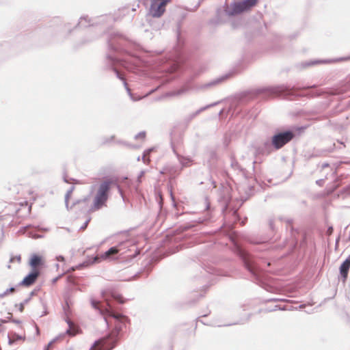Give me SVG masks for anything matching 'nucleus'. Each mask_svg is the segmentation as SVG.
Listing matches in <instances>:
<instances>
[{"instance_id":"1","label":"nucleus","mask_w":350,"mask_h":350,"mask_svg":"<svg viewBox=\"0 0 350 350\" xmlns=\"http://www.w3.org/2000/svg\"><path fill=\"white\" fill-rule=\"evenodd\" d=\"M246 199L239 200L238 198H229L224 202L222 208L224 215V224L222 227L227 230L225 233L229 236L230 240L237 247V255L241 260L244 267L250 273L256 280H259L260 272L271 265V262L265 256H254L247 250L241 248L238 245L236 241L237 232L234 231V226L239 222L243 226L247 219L245 217L241 219L238 213V210L243 205Z\"/></svg>"},{"instance_id":"2","label":"nucleus","mask_w":350,"mask_h":350,"mask_svg":"<svg viewBox=\"0 0 350 350\" xmlns=\"http://www.w3.org/2000/svg\"><path fill=\"white\" fill-rule=\"evenodd\" d=\"M308 89L305 93H302L299 88L282 84L248 90L232 98L230 100L228 110L226 111L225 109H222L217 115L221 118H226L228 113H231V116H237L243 111L244 106L248 102L258 97L267 99L276 96L289 100H295L301 96L317 97L323 93V91L317 90V85H316L308 87Z\"/></svg>"},{"instance_id":"3","label":"nucleus","mask_w":350,"mask_h":350,"mask_svg":"<svg viewBox=\"0 0 350 350\" xmlns=\"http://www.w3.org/2000/svg\"><path fill=\"white\" fill-rule=\"evenodd\" d=\"M304 130L303 127H291L287 129H277L270 140L265 141L256 148L258 154L269 155L274 150H278L292 141Z\"/></svg>"},{"instance_id":"4","label":"nucleus","mask_w":350,"mask_h":350,"mask_svg":"<svg viewBox=\"0 0 350 350\" xmlns=\"http://www.w3.org/2000/svg\"><path fill=\"white\" fill-rule=\"evenodd\" d=\"M113 185H114V182L109 179L100 183L93 197L92 204L89 208L88 212L90 213L97 211L107 206L109 191Z\"/></svg>"},{"instance_id":"5","label":"nucleus","mask_w":350,"mask_h":350,"mask_svg":"<svg viewBox=\"0 0 350 350\" xmlns=\"http://www.w3.org/2000/svg\"><path fill=\"white\" fill-rule=\"evenodd\" d=\"M258 0H241L234 1L229 7L224 9V12L228 16H235L243 12H247L254 7Z\"/></svg>"},{"instance_id":"6","label":"nucleus","mask_w":350,"mask_h":350,"mask_svg":"<svg viewBox=\"0 0 350 350\" xmlns=\"http://www.w3.org/2000/svg\"><path fill=\"white\" fill-rule=\"evenodd\" d=\"M119 331L113 330L107 336L96 341L90 350H111L118 342Z\"/></svg>"},{"instance_id":"7","label":"nucleus","mask_w":350,"mask_h":350,"mask_svg":"<svg viewBox=\"0 0 350 350\" xmlns=\"http://www.w3.org/2000/svg\"><path fill=\"white\" fill-rule=\"evenodd\" d=\"M81 188L72 186L65 196V203L68 208H72L75 205L88 202V198H82Z\"/></svg>"},{"instance_id":"8","label":"nucleus","mask_w":350,"mask_h":350,"mask_svg":"<svg viewBox=\"0 0 350 350\" xmlns=\"http://www.w3.org/2000/svg\"><path fill=\"white\" fill-rule=\"evenodd\" d=\"M92 305L94 308L99 310L100 314L104 317L107 323H109V318H113L121 323H123L126 320V317L125 316L115 313L110 307L103 308L100 301H92Z\"/></svg>"},{"instance_id":"9","label":"nucleus","mask_w":350,"mask_h":350,"mask_svg":"<svg viewBox=\"0 0 350 350\" xmlns=\"http://www.w3.org/2000/svg\"><path fill=\"white\" fill-rule=\"evenodd\" d=\"M171 1L172 0H152L150 14L155 18L161 17L165 11V6Z\"/></svg>"},{"instance_id":"10","label":"nucleus","mask_w":350,"mask_h":350,"mask_svg":"<svg viewBox=\"0 0 350 350\" xmlns=\"http://www.w3.org/2000/svg\"><path fill=\"white\" fill-rule=\"evenodd\" d=\"M202 206V208H203V211L200 213V216H198V226L200 224H206L211 220L212 217L211 202L207 196H204L203 197Z\"/></svg>"},{"instance_id":"11","label":"nucleus","mask_w":350,"mask_h":350,"mask_svg":"<svg viewBox=\"0 0 350 350\" xmlns=\"http://www.w3.org/2000/svg\"><path fill=\"white\" fill-rule=\"evenodd\" d=\"M203 271H200V280H204V277H206L204 279V282H206L205 284H204L202 286V288L200 289L201 292H203V293H200L198 292V298L200 297H204V294L206 293V291L208 290L211 286L213 284V279L214 278L213 275L211 273L212 269H211L208 271L205 270L204 268H202Z\"/></svg>"},{"instance_id":"12","label":"nucleus","mask_w":350,"mask_h":350,"mask_svg":"<svg viewBox=\"0 0 350 350\" xmlns=\"http://www.w3.org/2000/svg\"><path fill=\"white\" fill-rule=\"evenodd\" d=\"M44 263L45 260L42 256L33 254L31 256L28 264L31 267V270L38 271L40 273L41 269L44 267Z\"/></svg>"},{"instance_id":"13","label":"nucleus","mask_w":350,"mask_h":350,"mask_svg":"<svg viewBox=\"0 0 350 350\" xmlns=\"http://www.w3.org/2000/svg\"><path fill=\"white\" fill-rule=\"evenodd\" d=\"M232 76L231 73L224 75L221 77H219L215 79L211 80L209 82L204 83L198 84V90H206L209 88H211L219 83H221L228 78H230Z\"/></svg>"},{"instance_id":"14","label":"nucleus","mask_w":350,"mask_h":350,"mask_svg":"<svg viewBox=\"0 0 350 350\" xmlns=\"http://www.w3.org/2000/svg\"><path fill=\"white\" fill-rule=\"evenodd\" d=\"M40 275V271L31 270L30 273L27 275L21 282V285L24 286H30L33 284Z\"/></svg>"},{"instance_id":"15","label":"nucleus","mask_w":350,"mask_h":350,"mask_svg":"<svg viewBox=\"0 0 350 350\" xmlns=\"http://www.w3.org/2000/svg\"><path fill=\"white\" fill-rule=\"evenodd\" d=\"M336 61V60L332 59H311V60L303 62L300 64V66L302 68H308L310 66H315L317 64H329V63L334 62Z\"/></svg>"},{"instance_id":"16","label":"nucleus","mask_w":350,"mask_h":350,"mask_svg":"<svg viewBox=\"0 0 350 350\" xmlns=\"http://www.w3.org/2000/svg\"><path fill=\"white\" fill-rule=\"evenodd\" d=\"M285 222L287 224L286 229L289 230L291 232V236L293 238L296 242L298 241L296 236L299 234V231L297 229L295 228L293 226V219H285Z\"/></svg>"},{"instance_id":"17","label":"nucleus","mask_w":350,"mask_h":350,"mask_svg":"<svg viewBox=\"0 0 350 350\" xmlns=\"http://www.w3.org/2000/svg\"><path fill=\"white\" fill-rule=\"evenodd\" d=\"M119 250L116 247H111L109 250L105 252L101 256L102 259H107L111 258L112 256L118 254Z\"/></svg>"},{"instance_id":"18","label":"nucleus","mask_w":350,"mask_h":350,"mask_svg":"<svg viewBox=\"0 0 350 350\" xmlns=\"http://www.w3.org/2000/svg\"><path fill=\"white\" fill-rule=\"evenodd\" d=\"M248 241L253 245L260 247L259 250H267V241H260L258 239H249Z\"/></svg>"},{"instance_id":"19","label":"nucleus","mask_w":350,"mask_h":350,"mask_svg":"<svg viewBox=\"0 0 350 350\" xmlns=\"http://www.w3.org/2000/svg\"><path fill=\"white\" fill-rule=\"evenodd\" d=\"M198 185H206V187H208V189L216 187L215 182L212 180L211 178H206V182L200 181V183H198Z\"/></svg>"},{"instance_id":"20","label":"nucleus","mask_w":350,"mask_h":350,"mask_svg":"<svg viewBox=\"0 0 350 350\" xmlns=\"http://www.w3.org/2000/svg\"><path fill=\"white\" fill-rule=\"evenodd\" d=\"M350 269V262H349V260H345L339 267V271H349Z\"/></svg>"},{"instance_id":"21","label":"nucleus","mask_w":350,"mask_h":350,"mask_svg":"<svg viewBox=\"0 0 350 350\" xmlns=\"http://www.w3.org/2000/svg\"><path fill=\"white\" fill-rule=\"evenodd\" d=\"M341 195L343 196V198H346L350 197V185L345 187L340 191L339 196Z\"/></svg>"},{"instance_id":"22","label":"nucleus","mask_w":350,"mask_h":350,"mask_svg":"<svg viewBox=\"0 0 350 350\" xmlns=\"http://www.w3.org/2000/svg\"><path fill=\"white\" fill-rule=\"evenodd\" d=\"M23 340V337L16 334H11L10 336H9V342L10 344H12L14 343V342L17 341V340Z\"/></svg>"},{"instance_id":"23","label":"nucleus","mask_w":350,"mask_h":350,"mask_svg":"<svg viewBox=\"0 0 350 350\" xmlns=\"http://www.w3.org/2000/svg\"><path fill=\"white\" fill-rule=\"evenodd\" d=\"M69 329L67 330V333L70 336H75L78 332V328L72 324H69Z\"/></svg>"},{"instance_id":"24","label":"nucleus","mask_w":350,"mask_h":350,"mask_svg":"<svg viewBox=\"0 0 350 350\" xmlns=\"http://www.w3.org/2000/svg\"><path fill=\"white\" fill-rule=\"evenodd\" d=\"M277 310H284L286 309L284 307H281L279 305H275V306H274V307H271V308H265L264 310L266 312H270L275 311Z\"/></svg>"},{"instance_id":"25","label":"nucleus","mask_w":350,"mask_h":350,"mask_svg":"<svg viewBox=\"0 0 350 350\" xmlns=\"http://www.w3.org/2000/svg\"><path fill=\"white\" fill-rule=\"evenodd\" d=\"M220 102H221V101L215 102V103H211V104H210V105H206V106H204V107H201V108L198 109V113H200V112L204 111L205 109H208V108H209V107H213V106H215V105H216L219 104Z\"/></svg>"},{"instance_id":"26","label":"nucleus","mask_w":350,"mask_h":350,"mask_svg":"<svg viewBox=\"0 0 350 350\" xmlns=\"http://www.w3.org/2000/svg\"><path fill=\"white\" fill-rule=\"evenodd\" d=\"M348 274H349L348 271L340 272V277H341V280L342 281L343 283L346 282V281L347 280V278H348Z\"/></svg>"},{"instance_id":"27","label":"nucleus","mask_w":350,"mask_h":350,"mask_svg":"<svg viewBox=\"0 0 350 350\" xmlns=\"http://www.w3.org/2000/svg\"><path fill=\"white\" fill-rule=\"evenodd\" d=\"M21 261V255L12 256V257H11V258L10 260V262H11V263H12V262L20 263Z\"/></svg>"},{"instance_id":"28","label":"nucleus","mask_w":350,"mask_h":350,"mask_svg":"<svg viewBox=\"0 0 350 350\" xmlns=\"http://www.w3.org/2000/svg\"><path fill=\"white\" fill-rule=\"evenodd\" d=\"M231 166L232 168L235 169V170H239L241 171L243 170V169L241 168V167L240 166V165L239 164V163L237 161H232V163H231Z\"/></svg>"},{"instance_id":"29","label":"nucleus","mask_w":350,"mask_h":350,"mask_svg":"<svg viewBox=\"0 0 350 350\" xmlns=\"http://www.w3.org/2000/svg\"><path fill=\"white\" fill-rule=\"evenodd\" d=\"M274 222V219L272 218H270L268 221L269 227L273 231L275 230Z\"/></svg>"},{"instance_id":"30","label":"nucleus","mask_w":350,"mask_h":350,"mask_svg":"<svg viewBox=\"0 0 350 350\" xmlns=\"http://www.w3.org/2000/svg\"><path fill=\"white\" fill-rule=\"evenodd\" d=\"M279 301H283V299L278 297H271L266 300L267 302H277Z\"/></svg>"},{"instance_id":"31","label":"nucleus","mask_w":350,"mask_h":350,"mask_svg":"<svg viewBox=\"0 0 350 350\" xmlns=\"http://www.w3.org/2000/svg\"><path fill=\"white\" fill-rule=\"evenodd\" d=\"M209 313H210V311H208V312H206V313H203V314H198V322H201L202 323H203L204 325H205L206 323H204V322L200 319V318H201V317H206Z\"/></svg>"},{"instance_id":"32","label":"nucleus","mask_w":350,"mask_h":350,"mask_svg":"<svg viewBox=\"0 0 350 350\" xmlns=\"http://www.w3.org/2000/svg\"><path fill=\"white\" fill-rule=\"evenodd\" d=\"M340 185V178H337L335 180V183H334V190L336 189L339 187Z\"/></svg>"},{"instance_id":"33","label":"nucleus","mask_w":350,"mask_h":350,"mask_svg":"<svg viewBox=\"0 0 350 350\" xmlns=\"http://www.w3.org/2000/svg\"><path fill=\"white\" fill-rule=\"evenodd\" d=\"M324 182H325V180L323 178H321V179H319V180H316V184L317 185L321 187L324 184Z\"/></svg>"},{"instance_id":"34","label":"nucleus","mask_w":350,"mask_h":350,"mask_svg":"<svg viewBox=\"0 0 350 350\" xmlns=\"http://www.w3.org/2000/svg\"><path fill=\"white\" fill-rule=\"evenodd\" d=\"M330 167V165L329 163L327 162H325V163H323L321 165V168L322 170L325 169V168H327V167Z\"/></svg>"},{"instance_id":"35","label":"nucleus","mask_w":350,"mask_h":350,"mask_svg":"<svg viewBox=\"0 0 350 350\" xmlns=\"http://www.w3.org/2000/svg\"><path fill=\"white\" fill-rule=\"evenodd\" d=\"M334 231V228L332 226H329L327 228V234H332Z\"/></svg>"},{"instance_id":"36","label":"nucleus","mask_w":350,"mask_h":350,"mask_svg":"<svg viewBox=\"0 0 350 350\" xmlns=\"http://www.w3.org/2000/svg\"><path fill=\"white\" fill-rule=\"evenodd\" d=\"M178 69V66L176 64H174L171 70V72H174Z\"/></svg>"},{"instance_id":"37","label":"nucleus","mask_w":350,"mask_h":350,"mask_svg":"<svg viewBox=\"0 0 350 350\" xmlns=\"http://www.w3.org/2000/svg\"><path fill=\"white\" fill-rule=\"evenodd\" d=\"M115 299L118 300L120 302L123 303V301L122 300V297L121 296L115 297Z\"/></svg>"},{"instance_id":"38","label":"nucleus","mask_w":350,"mask_h":350,"mask_svg":"<svg viewBox=\"0 0 350 350\" xmlns=\"http://www.w3.org/2000/svg\"><path fill=\"white\" fill-rule=\"evenodd\" d=\"M57 260L59 261H64V258L62 256H59L57 258Z\"/></svg>"},{"instance_id":"39","label":"nucleus","mask_w":350,"mask_h":350,"mask_svg":"<svg viewBox=\"0 0 350 350\" xmlns=\"http://www.w3.org/2000/svg\"><path fill=\"white\" fill-rule=\"evenodd\" d=\"M340 60H349L350 59V55L348 57H342L340 59Z\"/></svg>"},{"instance_id":"40","label":"nucleus","mask_w":350,"mask_h":350,"mask_svg":"<svg viewBox=\"0 0 350 350\" xmlns=\"http://www.w3.org/2000/svg\"><path fill=\"white\" fill-rule=\"evenodd\" d=\"M90 219H88L86 222H85V226L83 228V229H85L88 224V222L90 221Z\"/></svg>"},{"instance_id":"41","label":"nucleus","mask_w":350,"mask_h":350,"mask_svg":"<svg viewBox=\"0 0 350 350\" xmlns=\"http://www.w3.org/2000/svg\"><path fill=\"white\" fill-rule=\"evenodd\" d=\"M214 23L216 24H219L221 22L219 21V18H217V19L214 21Z\"/></svg>"},{"instance_id":"42","label":"nucleus","mask_w":350,"mask_h":350,"mask_svg":"<svg viewBox=\"0 0 350 350\" xmlns=\"http://www.w3.org/2000/svg\"><path fill=\"white\" fill-rule=\"evenodd\" d=\"M99 258H98V256L94 257V262H98V259H99Z\"/></svg>"},{"instance_id":"43","label":"nucleus","mask_w":350,"mask_h":350,"mask_svg":"<svg viewBox=\"0 0 350 350\" xmlns=\"http://www.w3.org/2000/svg\"><path fill=\"white\" fill-rule=\"evenodd\" d=\"M345 260H349V262H350V254L348 256V257Z\"/></svg>"},{"instance_id":"44","label":"nucleus","mask_w":350,"mask_h":350,"mask_svg":"<svg viewBox=\"0 0 350 350\" xmlns=\"http://www.w3.org/2000/svg\"><path fill=\"white\" fill-rule=\"evenodd\" d=\"M345 260H349V262H350V254L348 256V257Z\"/></svg>"},{"instance_id":"45","label":"nucleus","mask_w":350,"mask_h":350,"mask_svg":"<svg viewBox=\"0 0 350 350\" xmlns=\"http://www.w3.org/2000/svg\"><path fill=\"white\" fill-rule=\"evenodd\" d=\"M251 316H252V314H250L248 315V317L247 318V321H249V319H250V318L251 317Z\"/></svg>"},{"instance_id":"46","label":"nucleus","mask_w":350,"mask_h":350,"mask_svg":"<svg viewBox=\"0 0 350 350\" xmlns=\"http://www.w3.org/2000/svg\"><path fill=\"white\" fill-rule=\"evenodd\" d=\"M10 291L13 292V291H14V288H11Z\"/></svg>"},{"instance_id":"47","label":"nucleus","mask_w":350,"mask_h":350,"mask_svg":"<svg viewBox=\"0 0 350 350\" xmlns=\"http://www.w3.org/2000/svg\"><path fill=\"white\" fill-rule=\"evenodd\" d=\"M348 105L350 106V100L348 101Z\"/></svg>"},{"instance_id":"48","label":"nucleus","mask_w":350,"mask_h":350,"mask_svg":"<svg viewBox=\"0 0 350 350\" xmlns=\"http://www.w3.org/2000/svg\"><path fill=\"white\" fill-rule=\"evenodd\" d=\"M198 243H200V238L198 237Z\"/></svg>"},{"instance_id":"49","label":"nucleus","mask_w":350,"mask_h":350,"mask_svg":"<svg viewBox=\"0 0 350 350\" xmlns=\"http://www.w3.org/2000/svg\"><path fill=\"white\" fill-rule=\"evenodd\" d=\"M348 299H349V301H350V297H348Z\"/></svg>"}]
</instances>
